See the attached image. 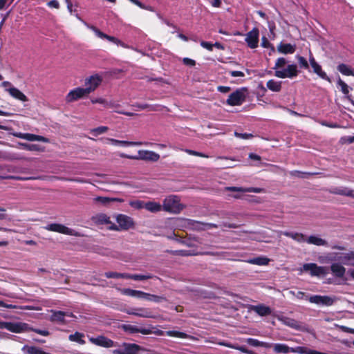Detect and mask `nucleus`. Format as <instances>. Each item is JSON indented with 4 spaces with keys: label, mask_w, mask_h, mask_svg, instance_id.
Masks as SVG:
<instances>
[{
    "label": "nucleus",
    "mask_w": 354,
    "mask_h": 354,
    "mask_svg": "<svg viewBox=\"0 0 354 354\" xmlns=\"http://www.w3.org/2000/svg\"><path fill=\"white\" fill-rule=\"evenodd\" d=\"M117 223L122 230H129L133 226L132 218L127 215L119 214L116 218Z\"/></svg>",
    "instance_id": "obj_18"
},
{
    "label": "nucleus",
    "mask_w": 354,
    "mask_h": 354,
    "mask_svg": "<svg viewBox=\"0 0 354 354\" xmlns=\"http://www.w3.org/2000/svg\"><path fill=\"white\" fill-rule=\"evenodd\" d=\"M333 260L349 266H354V251L348 252L333 253Z\"/></svg>",
    "instance_id": "obj_7"
},
{
    "label": "nucleus",
    "mask_w": 354,
    "mask_h": 354,
    "mask_svg": "<svg viewBox=\"0 0 354 354\" xmlns=\"http://www.w3.org/2000/svg\"><path fill=\"white\" fill-rule=\"evenodd\" d=\"M296 46L291 44H285L281 42L277 46V50L283 54H292L295 52Z\"/></svg>",
    "instance_id": "obj_26"
},
{
    "label": "nucleus",
    "mask_w": 354,
    "mask_h": 354,
    "mask_svg": "<svg viewBox=\"0 0 354 354\" xmlns=\"http://www.w3.org/2000/svg\"><path fill=\"white\" fill-rule=\"evenodd\" d=\"M259 30L257 28H253L252 30L246 34L245 39L248 46L250 48H256L259 44Z\"/></svg>",
    "instance_id": "obj_13"
},
{
    "label": "nucleus",
    "mask_w": 354,
    "mask_h": 354,
    "mask_svg": "<svg viewBox=\"0 0 354 354\" xmlns=\"http://www.w3.org/2000/svg\"><path fill=\"white\" fill-rule=\"evenodd\" d=\"M282 234L287 237L292 239L298 243H303L306 241V236L302 233L286 231Z\"/></svg>",
    "instance_id": "obj_27"
},
{
    "label": "nucleus",
    "mask_w": 354,
    "mask_h": 354,
    "mask_svg": "<svg viewBox=\"0 0 354 354\" xmlns=\"http://www.w3.org/2000/svg\"><path fill=\"white\" fill-rule=\"evenodd\" d=\"M6 91L10 93V95L14 98L19 100L21 102H27L28 100V97L26 95H24L21 91L15 87H10Z\"/></svg>",
    "instance_id": "obj_25"
},
{
    "label": "nucleus",
    "mask_w": 354,
    "mask_h": 354,
    "mask_svg": "<svg viewBox=\"0 0 354 354\" xmlns=\"http://www.w3.org/2000/svg\"><path fill=\"white\" fill-rule=\"evenodd\" d=\"M270 260L267 257H259L256 258L251 259L248 261V263L254 265L258 266H266L268 265Z\"/></svg>",
    "instance_id": "obj_38"
},
{
    "label": "nucleus",
    "mask_w": 354,
    "mask_h": 354,
    "mask_svg": "<svg viewBox=\"0 0 354 354\" xmlns=\"http://www.w3.org/2000/svg\"><path fill=\"white\" fill-rule=\"evenodd\" d=\"M250 310L255 312L259 316L264 317L271 315L272 310L269 306L264 304H259L257 306H250Z\"/></svg>",
    "instance_id": "obj_23"
},
{
    "label": "nucleus",
    "mask_w": 354,
    "mask_h": 354,
    "mask_svg": "<svg viewBox=\"0 0 354 354\" xmlns=\"http://www.w3.org/2000/svg\"><path fill=\"white\" fill-rule=\"evenodd\" d=\"M97 222L100 224L111 223L110 218L105 214H100L97 216Z\"/></svg>",
    "instance_id": "obj_45"
},
{
    "label": "nucleus",
    "mask_w": 354,
    "mask_h": 354,
    "mask_svg": "<svg viewBox=\"0 0 354 354\" xmlns=\"http://www.w3.org/2000/svg\"><path fill=\"white\" fill-rule=\"evenodd\" d=\"M241 225H238L236 223H223L220 226L222 227H228V228H238Z\"/></svg>",
    "instance_id": "obj_61"
},
{
    "label": "nucleus",
    "mask_w": 354,
    "mask_h": 354,
    "mask_svg": "<svg viewBox=\"0 0 354 354\" xmlns=\"http://www.w3.org/2000/svg\"><path fill=\"white\" fill-rule=\"evenodd\" d=\"M142 299H145L149 301H153L155 303H160V302L167 301V298L164 296L152 295V294L147 293L145 292H144Z\"/></svg>",
    "instance_id": "obj_29"
},
{
    "label": "nucleus",
    "mask_w": 354,
    "mask_h": 354,
    "mask_svg": "<svg viewBox=\"0 0 354 354\" xmlns=\"http://www.w3.org/2000/svg\"><path fill=\"white\" fill-rule=\"evenodd\" d=\"M153 277H156L151 274H133V280L142 281V280L153 279Z\"/></svg>",
    "instance_id": "obj_48"
},
{
    "label": "nucleus",
    "mask_w": 354,
    "mask_h": 354,
    "mask_svg": "<svg viewBox=\"0 0 354 354\" xmlns=\"http://www.w3.org/2000/svg\"><path fill=\"white\" fill-rule=\"evenodd\" d=\"M4 324L5 328L12 333H19L21 330L20 325L18 324L6 322Z\"/></svg>",
    "instance_id": "obj_42"
},
{
    "label": "nucleus",
    "mask_w": 354,
    "mask_h": 354,
    "mask_svg": "<svg viewBox=\"0 0 354 354\" xmlns=\"http://www.w3.org/2000/svg\"><path fill=\"white\" fill-rule=\"evenodd\" d=\"M100 140L104 141L105 144H111L113 145H121L123 147H129V146H140L142 145H147L148 143H143L142 142H132V141H126V140H119L113 138H100Z\"/></svg>",
    "instance_id": "obj_15"
},
{
    "label": "nucleus",
    "mask_w": 354,
    "mask_h": 354,
    "mask_svg": "<svg viewBox=\"0 0 354 354\" xmlns=\"http://www.w3.org/2000/svg\"><path fill=\"white\" fill-rule=\"evenodd\" d=\"M334 299L328 295H320L319 306H330L333 304Z\"/></svg>",
    "instance_id": "obj_41"
},
{
    "label": "nucleus",
    "mask_w": 354,
    "mask_h": 354,
    "mask_svg": "<svg viewBox=\"0 0 354 354\" xmlns=\"http://www.w3.org/2000/svg\"><path fill=\"white\" fill-rule=\"evenodd\" d=\"M104 276L108 279H119L120 278V273L116 272H106Z\"/></svg>",
    "instance_id": "obj_57"
},
{
    "label": "nucleus",
    "mask_w": 354,
    "mask_h": 354,
    "mask_svg": "<svg viewBox=\"0 0 354 354\" xmlns=\"http://www.w3.org/2000/svg\"><path fill=\"white\" fill-rule=\"evenodd\" d=\"M337 84L341 87L342 92L344 95H348L349 93L348 86L341 78H339Z\"/></svg>",
    "instance_id": "obj_50"
},
{
    "label": "nucleus",
    "mask_w": 354,
    "mask_h": 354,
    "mask_svg": "<svg viewBox=\"0 0 354 354\" xmlns=\"http://www.w3.org/2000/svg\"><path fill=\"white\" fill-rule=\"evenodd\" d=\"M168 252H169L174 255H180V256H183V257L190 255V253L189 251L184 250H171V251H168Z\"/></svg>",
    "instance_id": "obj_55"
},
{
    "label": "nucleus",
    "mask_w": 354,
    "mask_h": 354,
    "mask_svg": "<svg viewBox=\"0 0 354 354\" xmlns=\"http://www.w3.org/2000/svg\"><path fill=\"white\" fill-rule=\"evenodd\" d=\"M187 153L192 156H198L201 158H209V156L203 153L198 152L192 149H185L184 150Z\"/></svg>",
    "instance_id": "obj_53"
},
{
    "label": "nucleus",
    "mask_w": 354,
    "mask_h": 354,
    "mask_svg": "<svg viewBox=\"0 0 354 354\" xmlns=\"http://www.w3.org/2000/svg\"><path fill=\"white\" fill-rule=\"evenodd\" d=\"M144 208L151 212H158L162 209V206L159 203L148 201L144 204Z\"/></svg>",
    "instance_id": "obj_30"
},
{
    "label": "nucleus",
    "mask_w": 354,
    "mask_h": 354,
    "mask_svg": "<svg viewBox=\"0 0 354 354\" xmlns=\"http://www.w3.org/2000/svg\"><path fill=\"white\" fill-rule=\"evenodd\" d=\"M102 77L98 74H95L85 80V89H86L88 95L96 90V88L101 84Z\"/></svg>",
    "instance_id": "obj_8"
},
{
    "label": "nucleus",
    "mask_w": 354,
    "mask_h": 354,
    "mask_svg": "<svg viewBox=\"0 0 354 354\" xmlns=\"http://www.w3.org/2000/svg\"><path fill=\"white\" fill-rule=\"evenodd\" d=\"M167 335L173 337L181 338V339H187L190 336L185 333L177 331V330H168L166 332Z\"/></svg>",
    "instance_id": "obj_39"
},
{
    "label": "nucleus",
    "mask_w": 354,
    "mask_h": 354,
    "mask_svg": "<svg viewBox=\"0 0 354 354\" xmlns=\"http://www.w3.org/2000/svg\"><path fill=\"white\" fill-rule=\"evenodd\" d=\"M309 62L315 73L322 79L328 81V82H331L330 78L327 75L326 72L322 70V66L316 62L312 53L310 55Z\"/></svg>",
    "instance_id": "obj_14"
},
{
    "label": "nucleus",
    "mask_w": 354,
    "mask_h": 354,
    "mask_svg": "<svg viewBox=\"0 0 354 354\" xmlns=\"http://www.w3.org/2000/svg\"><path fill=\"white\" fill-rule=\"evenodd\" d=\"M306 242L309 244H313L317 246L328 245V242L326 240L314 235H311L308 239H306Z\"/></svg>",
    "instance_id": "obj_31"
},
{
    "label": "nucleus",
    "mask_w": 354,
    "mask_h": 354,
    "mask_svg": "<svg viewBox=\"0 0 354 354\" xmlns=\"http://www.w3.org/2000/svg\"><path fill=\"white\" fill-rule=\"evenodd\" d=\"M286 59L283 57H279L277 59L273 69L277 71L279 68L283 67L286 64Z\"/></svg>",
    "instance_id": "obj_51"
},
{
    "label": "nucleus",
    "mask_w": 354,
    "mask_h": 354,
    "mask_svg": "<svg viewBox=\"0 0 354 354\" xmlns=\"http://www.w3.org/2000/svg\"><path fill=\"white\" fill-rule=\"evenodd\" d=\"M261 46L263 48H269L270 46H272V44L268 41V39L265 36H263L261 39Z\"/></svg>",
    "instance_id": "obj_64"
},
{
    "label": "nucleus",
    "mask_w": 354,
    "mask_h": 354,
    "mask_svg": "<svg viewBox=\"0 0 354 354\" xmlns=\"http://www.w3.org/2000/svg\"><path fill=\"white\" fill-rule=\"evenodd\" d=\"M93 201L96 203H100L104 205H106L110 202L115 201V198L104 197V196H97L93 198Z\"/></svg>",
    "instance_id": "obj_44"
},
{
    "label": "nucleus",
    "mask_w": 354,
    "mask_h": 354,
    "mask_svg": "<svg viewBox=\"0 0 354 354\" xmlns=\"http://www.w3.org/2000/svg\"><path fill=\"white\" fill-rule=\"evenodd\" d=\"M290 176H295L301 178H308L309 176L317 174V173L303 172L298 170L291 171Z\"/></svg>",
    "instance_id": "obj_40"
},
{
    "label": "nucleus",
    "mask_w": 354,
    "mask_h": 354,
    "mask_svg": "<svg viewBox=\"0 0 354 354\" xmlns=\"http://www.w3.org/2000/svg\"><path fill=\"white\" fill-rule=\"evenodd\" d=\"M201 46L203 48H206L207 50H208L209 51H212V50H213V44H212L210 42L202 41L201 42Z\"/></svg>",
    "instance_id": "obj_60"
},
{
    "label": "nucleus",
    "mask_w": 354,
    "mask_h": 354,
    "mask_svg": "<svg viewBox=\"0 0 354 354\" xmlns=\"http://www.w3.org/2000/svg\"><path fill=\"white\" fill-rule=\"evenodd\" d=\"M124 354H137L141 347L136 344H124Z\"/></svg>",
    "instance_id": "obj_33"
},
{
    "label": "nucleus",
    "mask_w": 354,
    "mask_h": 354,
    "mask_svg": "<svg viewBox=\"0 0 354 354\" xmlns=\"http://www.w3.org/2000/svg\"><path fill=\"white\" fill-rule=\"evenodd\" d=\"M283 323L289 326L291 328L301 331V332H307L309 333H312V330L310 329L306 325L301 324L298 321L289 318V317H283L281 319Z\"/></svg>",
    "instance_id": "obj_11"
},
{
    "label": "nucleus",
    "mask_w": 354,
    "mask_h": 354,
    "mask_svg": "<svg viewBox=\"0 0 354 354\" xmlns=\"http://www.w3.org/2000/svg\"><path fill=\"white\" fill-rule=\"evenodd\" d=\"M47 5L53 8L58 9L59 8V3L57 0H51L47 3Z\"/></svg>",
    "instance_id": "obj_63"
},
{
    "label": "nucleus",
    "mask_w": 354,
    "mask_h": 354,
    "mask_svg": "<svg viewBox=\"0 0 354 354\" xmlns=\"http://www.w3.org/2000/svg\"><path fill=\"white\" fill-rule=\"evenodd\" d=\"M133 106L140 109L145 110L147 109L149 111H160V106L158 104H149L144 103H136Z\"/></svg>",
    "instance_id": "obj_32"
},
{
    "label": "nucleus",
    "mask_w": 354,
    "mask_h": 354,
    "mask_svg": "<svg viewBox=\"0 0 354 354\" xmlns=\"http://www.w3.org/2000/svg\"><path fill=\"white\" fill-rule=\"evenodd\" d=\"M333 274L337 278H342L346 273V268L340 263H333L330 266Z\"/></svg>",
    "instance_id": "obj_24"
},
{
    "label": "nucleus",
    "mask_w": 354,
    "mask_h": 354,
    "mask_svg": "<svg viewBox=\"0 0 354 354\" xmlns=\"http://www.w3.org/2000/svg\"><path fill=\"white\" fill-rule=\"evenodd\" d=\"M88 95L85 88L76 87L68 93L65 97V101L66 103H72L79 100L84 99Z\"/></svg>",
    "instance_id": "obj_5"
},
{
    "label": "nucleus",
    "mask_w": 354,
    "mask_h": 354,
    "mask_svg": "<svg viewBox=\"0 0 354 354\" xmlns=\"http://www.w3.org/2000/svg\"><path fill=\"white\" fill-rule=\"evenodd\" d=\"M274 351L276 353H294L299 354H326L316 350L310 349L306 346L289 347L285 344H272Z\"/></svg>",
    "instance_id": "obj_1"
},
{
    "label": "nucleus",
    "mask_w": 354,
    "mask_h": 354,
    "mask_svg": "<svg viewBox=\"0 0 354 354\" xmlns=\"http://www.w3.org/2000/svg\"><path fill=\"white\" fill-rule=\"evenodd\" d=\"M90 28L94 32V33L95 34V35L97 37H98L101 39H107L108 41L113 42V43L117 44L118 46H121L124 48L127 47V45H125L124 43H123L122 41H120V39H118V38H116L113 36H110V35H108L104 33L100 29H98L97 27H95L94 26H91L90 27Z\"/></svg>",
    "instance_id": "obj_16"
},
{
    "label": "nucleus",
    "mask_w": 354,
    "mask_h": 354,
    "mask_svg": "<svg viewBox=\"0 0 354 354\" xmlns=\"http://www.w3.org/2000/svg\"><path fill=\"white\" fill-rule=\"evenodd\" d=\"M319 298H320V295H317L306 296V300L309 301L310 303L319 305Z\"/></svg>",
    "instance_id": "obj_56"
},
{
    "label": "nucleus",
    "mask_w": 354,
    "mask_h": 354,
    "mask_svg": "<svg viewBox=\"0 0 354 354\" xmlns=\"http://www.w3.org/2000/svg\"><path fill=\"white\" fill-rule=\"evenodd\" d=\"M48 231L58 232L66 235H74V230L60 223H50L44 226Z\"/></svg>",
    "instance_id": "obj_12"
},
{
    "label": "nucleus",
    "mask_w": 354,
    "mask_h": 354,
    "mask_svg": "<svg viewBox=\"0 0 354 354\" xmlns=\"http://www.w3.org/2000/svg\"><path fill=\"white\" fill-rule=\"evenodd\" d=\"M221 345H223V346H227L228 348H234V346H231L230 344L221 343ZM234 348L240 351L241 352H242L243 353H246V354H252L253 353V351L248 350L244 346L234 347Z\"/></svg>",
    "instance_id": "obj_46"
},
{
    "label": "nucleus",
    "mask_w": 354,
    "mask_h": 354,
    "mask_svg": "<svg viewBox=\"0 0 354 354\" xmlns=\"http://www.w3.org/2000/svg\"><path fill=\"white\" fill-rule=\"evenodd\" d=\"M246 342L252 346H254V347H258V346H261V347H264V348H271L272 347V343H269V342H261L257 339H254V338H248L246 339Z\"/></svg>",
    "instance_id": "obj_28"
},
{
    "label": "nucleus",
    "mask_w": 354,
    "mask_h": 354,
    "mask_svg": "<svg viewBox=\"0 0 354 354\" xmlns=\"http://www.w3.org/2000/svg\"><path fill=\"white\" fill-rule=\"evenodd\" d=\"M122 329L130 334H134L140 333L142 335H150L152 334L153 330L151 328L138 327L135 325L124 324L122 326Z\"/></svg>",
    "instance_id": "obj_17"
},
{
    "label": "nucleus",
    "mask_w": 354,
    "mask_h": 354,
    "mask_svg": "<svg viewBox=\"0 0 354 354\" xmlns=\"http://www.w3.org/2000/svg\"><path fill=\"white\" fill-rule=\"evenodd\" d=\"M25 149L29 151H44V147H41L39 145L37 144H26Z\"/></svg>",
    "instance_id": "obj_47"
},
{
    "label": "nucleus",
    "mask_w": 354,
    "mask_h": 354,
    "mask_svg": "<svg viewBox=\"0 0 354 354\" xmlns=\"http://www.w3.org/2000/svg\"><path fill=\"white\" fill-rule=\"evenodd\" d=\"M297 61H298L300 68H304V69L309 68V64L305 57L300 56V55H297Z\"/></svg>",
    "instance_id": "obj_49"
},
{
    "label": "nucleus",
    "mask_w": 354,
    "mask_h": 354,
    "mask_svg": "<svg viewBox=\"0 0 354 354\" xmlns=\"http://www.w3.org/2000/svg\"><path fill=\"white\" fill-rule=\"evenodd\" d=\"M121 158L131 160H143L147 161L157 162L160 159V155L154 151L148 150H139L138 155H128L126 153H120Z\"/></svg>",
    "instance_id": "obj_2"
},
{
    "label": "nucleus",
    "mask_w": 354,
    "mask_h": 354,
    "mask_svg": "<svg viewBox=\"0 0 354 354\" xmlns=\"http://www.w3.org/2000/svg\"><path fill=\"white\" fill-rule=\"evenodd\" d=\"M246 91V88L236 89L228 96V98L226 100V104L230 106L241 105L245 101L246 96L244 91Z\"/></svg>",
    "instance_id": "obj_4"
},
{
    "label": "nucleus",
    "mask_w": 354,
    "mask_h": 354,
    "mask_svg": "<svg viewBox=\"0 0 354 354\" xmlns=\"http://www.w3.org/2000/svg\"><path fill=\"white\" fill-rule=\"evenodd\" d=\"M225 190L226 191H230V192H238L241 193H245V192H253V193H263L265 192V189L263 188L260 187H226L225 188Z\"/></svg>",
    "instance_id": "obj_19"
},
{
    "label": "nucleus",
    "mask_w": 354,
    "mask_h": 354,
    "mask_svg": "<svg viewBox=\"0 0 354 354\" xmlns=\"http://www.w3.org/2000/svg\"><path fill=\"white\" fill-rule=\"evenodd\" d=\"M109 128L105 126H100L97 128H94L90 131V133L93 136H97L99 135L103 134L108 131Z\"/></svg>",
    "instance_id": "obj_43"
},
{
    "label": "nucleus",
    "mask_w": 354,
    "mask_h": 354,
    "mask_svg": "<svg viewBox=\"0 0 354 354\" xmlns=\"http://www.w3.org/2000/svg\"><path fill=\"white\" fill-rule=\"evenodd\" d=\"M183 63L186 65V66H194L196 65V62L195 60L192 59H190V58H188V57H185L183 59Z\"/></svg>",
    "instance_id": "obj_59"
},
{
    "label": "nucleus",
    "mask_w": 354,
    "mask_h": 354,
    "mask_svg": "<svg viewBox=\"0 0 354 354\" xmlns=\"http://www.w3.org/2000/svg\"><path fill=\"white\" fill-rule=\"evenodd\" d=\"M229 74L232 77H244L245 76V74L243 72L239 71H230L229 72Z\"/></svg>",
    "instance_id": "obj_62"
},
{
    "label": "nucleus",
    "mask_w": 354,
    "mask_h": 354,
    "mask_svg": "<svg viewBox=\"0 0 354 354\" xmlns=\"http://www.w3.org/2000/svg\"><path fill=\"white\" fill-rule=\"evenodd\" d=\"M84 337V333L77 331L75 333L70 335L68 337V339L71 342H75L79 343L81 345H83L86 343L83 339Z\"/></svg>",
    "instance_id": "obj_37"
},
{
    "label": "nucleus",
    "mask_w": 354,
    "mask_h": 354,
    "mask_svg": "<svg viewBox=\"0 0 354 354\" xmlns=\"http://www.w3.org/2000/svg\"><path fill=\"white\" fill-rule=\"evenodd\" d=\"M122 293L127 296L135 297L138 298H142L144 292L141 290H136L130 288H124L122 290Z\"/></svg>",
    "instance_id": "obj_36"
},
{
    "label": "nucleus",
    "mask_w": 354,
    "mask_h": 354,
    "mask_svg": "<svg viewBox=\"0 0 354 354\" xmlns=\"http://www.w3.org/2000/svg\"><path fill=\"white\" fill-rule=\"evenodd\" d=\"M162 209L164 211L170 213H179L183 209L180 203V199L176 196H170L163 201Z\"/></svg>",
    "instance_id": "obj_3"
},
{
    "label": "nucleus",
    "mask_w": 354,
    "mask_h": 354,
    "mask_svg": "<svg viewBox=\"0 0 354 354\" xmlns=\"http://www.w3.org/2000/svg\"><path fill=\"white\" fill-rule=\"evenodd\" d=\"M337 70L344 75L354 76V71L345 64H339L337 66Z\"/></svg>",
    "instance_id": "obj_34"
},
{
    "label": "nucleus",
    "mask_w": 354,
    "mask_h": 354,
    "mask_svg": "<svg viewBox=\"0 0 354 354\" xmlns=\"http://www.w3.org/2000/svg\"><path fill=\"white\" fill-rule=\"evenodd\" d=\"M298 75L297 66L296 64H289L284 70H277L274 75L279 78H292Z\"/></svg>",
    "instance_id": "obj_10"
},
{
    "label": "nucleus",
    "mask_w": 354,
    "mask_h": 354,
    "mask_svg": "<svg viewBox=\"0 0 354 354\" xmlns=\"http://www.w3.org/2000/svg\"><path fill=\"white\" fill-rule=\"evenodd\" d=\"M91 343L104 348H111L117 346V343L111 339L104 336L98 335L97 337H91L89 338Z\"/></svg>",
    "instance_id": "obj_9"
},
{
    "label": "nucleus",
    "mask_w": 354,
    "mask_h": 354,
    "mask_svg": "<svg viewBox=\"0 0 354 354\" xmlns=\"http://www.w3.org/2000/svg\"><path fill=\"white\" fill-rule=\"evenodd\" d=\"M327 191L332 194L349 196L354 198L353 191L347 187H333L328 189Z\"/></svg>",
    "instance_id": "obj_21"
},
{
    "label": "nucleus",
    "mask_w": 354,
    "mask_h": 354,
    "mask_svg": "<svg viewBox=\"0 0 354 354\" xmlns=\"http://www.w3.org/2000/svg\"><path fill=\"white\" fill-rule=\"evenodd\" d=\"M145 203H144L143 201H135L131 202L130 205L136 209H142V208H144Z\"/></svg>",
    "instance_id": "obj_58"
},
{
    "label": "nucleus",
    "mask_w": 354,
    "mask_h": 354,
    "mask_svg": "<svg viewBox=\"0 0 354 354\" xmlns=\"http://www.w3.org/2000/svg\"><path fill=\"white\" fill-rule=\"evenodd\" d=\"M304 271H309L311 276H325L328 273V268L324 266H319L315 263H305L303 265Z\"/></svg>",
    "instance_id": "obj_6"
},
{
    "label": "nucleus",
    "mask_w": 354,
    "mask_h": 354,
    "mask_svg": "<svg viewBox=\"0 0 354 354\" xmlns=\"http://www.w3.org/2000/svg\"><path fill=\"white\" fill-rule=\"evenodd\" d=\"M72 314L61 310H52L50 320L57 324H64L66 323L65 320L66 316H71Z\"/></svg>",
    "instance_id": "obj_20"
},
{
    "label": "nucleus",
    "mask_w": 354,
    "mask_h": 354,
    "mask_svg": "<svg viewBox=\"0 0 354 354\" xmlns=\"http://www.w3.org/2000/svg\"><path fill=\"white\" fill-rule=\"evenodd\" d=\"M129 315H133L140 317L152 318L153 317V312L149 308H141L138 309H133L127 312Z\"/></svg>",
    "instance_id": "obj_22"
},
{
    "label": "nucleus",
    "mask_w": 354,
    "mask_h": 354,
    "mask_svg": "<svg viewBox=\"0 0 354 354\" xmlns=\"http://www.w3.org/2000/svg\"><path fill=\"white\" fill-rule=\"evenodd\" d=\"M17 137L22 138V139H25L28 141H35V134H32V133H19V135L17 136Z\"/></svg>",
    "instance_id": "obj_52"
},
{
    "label": "nucleus",
    "mask_w": 354,
    "mask_h": 354,
    "mask_svg": "<svg viewBox=\"0 0 354 354\" xmlns=\"http://www.w3.org/2000/svg\"><path fill=\"white\" fill-rule=\"evenodd\" d=\"M267 88L273 92H279L281 89V82L270 80L266 84Z\"/></svg>",
    "instance_id": "obj_35"
},
{
    "label": "nucleus",
    "mask_w": 354,
    "mask_h": 354,
    "mask_svg": "<svg viewBox=\"0 0 354 354\" xmlns=\"http://www.w3.org/2000/svg\"><path fill=\"white\" fill-rule=\"evenodd\" d=\"M234 135L236 138L248 140L254 137L253 134L252 133H238L236 131L234 132Z\"/></svg>",
    "instance_id": "obj_54"
}]
</instances>
